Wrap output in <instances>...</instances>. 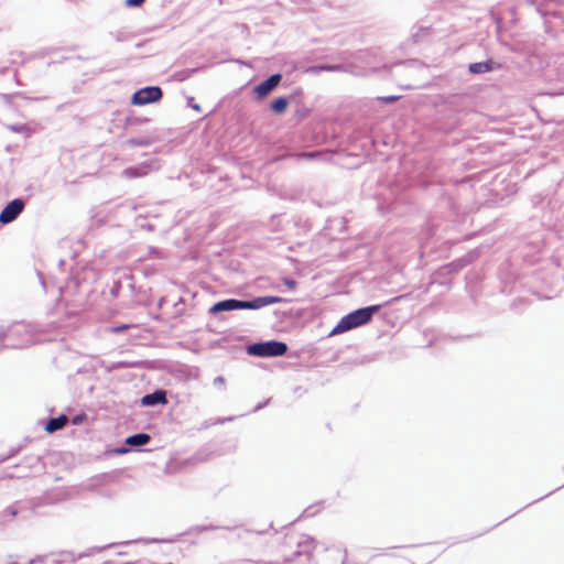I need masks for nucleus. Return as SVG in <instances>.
Wrapping results in <instances>:
<instances>
[{
    "mask_svg": "<svg viewBox=\"0 0 564 564\" xmlns=\"http://www.w3.org/2000/svg\"><path fill=\"white\" fill-rule=\"evenodd\" d=\"M166 402V393L163 390H158L151 394H147L141 400L143 405H155L159 403L165 404Z\"/></svg>",
    "mask_w": 564,
    "mask_h": 564,
    "instance_id": "7",
    "label": "nucleus"
},
{
    "mask_svg": "<svg viewBox=\"0 0 564 564\" xmlns=\"http://www.w3.org/2000/svg\"><path fill=\"white\" fill-rule=\"evenodd\" d=\"M378 310H379V306L375 305V306L359 308L357 311H354V312L347 314L332 329V332L329 333V336L341 334L351 328L367 324L371 319L372 314L375 312H377Z\"/></svg>",
    "mask_w": 564,
    "mask_h": 564,
    "instance_id": "2",
    "label": "nucleus"
},
{
    "mask_svg": "<svg viewBox=\"0 0 564 564\" xmlns=\"http://www.w3.org/2000/svg\"><path fill=\"white\" fill-rule=\"evenodd\" d=\"M145 0H126L127 7H141Z\"/></svg>",
    "mask_w": 564,
    "mask_h": 564,
    "instance_id": "13",
    "label": "nucleus"
},
{
    "mask_svg": "<svg viewBox=\"0 0 564 564\" xmlns=\"http://www.w3.org/2000/svg\"><path fill=\"white\" fill-rule=\"evenodd\" d=\"M149 442L150 436L145 433L134 434L132 436H129L126 441V443L131 446H141L148 444Z\"/></svg>",
    "mask_w": 564,
    "mask_h": 564,
    "instance_id": "9",
    "label": "nucleus"
},
{
    "mask_svg": "<svg viewBox=\"0 0 564 564\" xmlns=\"http://www.w3.org/2000/svg\"><path fill=\"white\" fill-rule=\"evenodd\" d=\"M282 76L280 74H273L264 82L260 83L254 87V93L259 99L264 98L269 95L281 82Z\"/></svg>",
    "mask_w": 564,
    "mask_h": 564,
    "instance_id": "6",
    "label": "nucleus"
},
{
    "mask_svg": "<svg viewBox=\"0 0 564 564\" xmlns=\"http://www.w3.org/2000/svg\"><path fill=\"white\" fill-rule=\"evenodd\" d=\"M283 300L279 296H261L252 301H239L235 299L224 300L215 303L209 312L213 314L232 311V310H258L270 304L281 303Z\"/></svg>",
    "mask_w": 564,
    "mask_h": 564,
    "instance_id": "1",
    "label": "nucleus"
},
{
    "mask_svg": "<svg viewBox=\"0 0 564 564\" xmlns=\"http://www.w3.org/2000/svg\"><path fill=\"white\" fill-rule=\"evenodd\" d=\"M23 329H24V326L18 325V326L13 327L12 332L14 334H18V333H21Z\"/></svg>",
    "mask_w": 564,
    "mask_h": 564,
    "instance_id": "17",
    "label": "nucleus"
},
{
    "mask_svg": "<svg viewBox=\"0 0 564 564\" xmlns=\"http://www.w3.org/2000/svg\"><path fill=\"white\" fill-rule=\"evenodd\" d=\"M79 421H80V419H79L78 416H76V417L74 419V423H77V422H79Z\"/></svg>",
    "mask_w": 564,
    "mask_h": 564,
    "instance_id": "18",
    "label": "nucleus"
},
{
    "mask_svg": "<svg viewBox=\"0 0 564 564\" xmlns=\"http://www.w3.org/2000/svg\"><path fill=\"white\" fill-rule=\"evenodd\" d=\"M491 67L488 63H474L469 65V70L474 74L489 72Z\"/></svg>",
    "mask_w": 564,
    "mask_h": 564,
    "instance_id": "11",
    "label": "nucleus"
},
{
    "mask_svg": "<svg viewBox=\"0 0 564 564\" xmlns=\"http://www.w3.org/2000/svg\"><path fill=\"white\" fill-rule=\"evenodd\" d=\"M163 96L162 89L158 86L144 87L135 91L131 102L137 106H143L159 101Z\"/></svg>",
    "mask_w": 564,
    "mask_h": 564,
    "instance_id": "4",
    "label": "nucleus"
},
{
    "mask_svg": "<svg viewBox=\"0 0 564 564\" xmlns=\"http://www.w3.org/2000/svg\"><path fill=\"white\" fill-rule=\"evenodd\" d=\"M318 155L317 152H308V153H302L300 154L301 158H306V159H314Z\"/></svg>",
    "mask_w": 564,
    "mask_h": 564,
    "instance_id": "16",
    "label": "nucleus"
},
{
    "mask_svg": "<svg viewBox=\"0 0 564 564\" xmlns=\"http://www.w3.org/2000/svg\"><path fill=\"white\" fill-rule=\"evenodd\" d=\"M289 101L285 97H279L274 99L271 104V109L275 113H283L288 108Z\"/></svg>",
    "mask_w": 564,
    "mask_h": 564,
    "instance_id": "10",
    "label": "nucleus"
},
{
    "mask_svg": "<svg viewBox=\"0 0 564 564\" xmlns=\"http://www.w3.org/2000/svg\"><path fill=\"white\" fill-rule=\"evenodd\" d=\"M68 422V419L66 415L62 414L57 417H53L51 419L47 424H46V432L48 433H53V432H56L61 429H63Z\"/></svg>",
    "mask_w": 564,
    "mask_h": 564,
    "instance_id": "8",
    "label": "nucleus"
},
{
    "mask_svg": "<svg viewBox=\"0 0 564 564\" xmlns=\"http://www.w3.org/2000/svg\"><path fill=\"white\" fill-rule=\"evenodd\" d=\"M282 282L290 291H294L297 286L296 281L290 278H283Z\"/></svg>",
    "mask_w": 564,
    "mask_h": 564,
    "instance_id": "12",
    "label": "nucleus"
},
{
    "mask_svg": "<svg viewBox=\"0 0 564 564\" xmlns=\"http://www.w3.org/2000/svg\"><path fill=\"white\" fill-rule=\"evenodd\" d=\"M399 97L397 96H387V97H379V100L384 102V104H391V102H394L395 100H398Z\"/></svg>",
    "mask_w": 564,
    "mask_h": 564,
    "instance_id": "14",
    "label": "nucleus"
},
{
    "mask_svg": "<svg viewBox=\"0 0 564 564\" xmlns=\"http://www.w3.org/2000/svg\"><path fill=\"white\" fill-rule=\"evenodd\" d=\"M128 328H130V325H127V324L116 326L112 328V333H121L123 330H127Z\"/></svg>",
    "mask_w": 564,
    "mask_h": 564,
    "instance_id": "15",
    "label": "nucleus"
},
{
    "mask_svg": "<svg viewBox=\"0 0 564 564\" xmlns=\"http://www.w3.org/2000/svg\"><path fill=\"white\" fill-rule=\"evenodd\" d=\"M288 350L286 344L282 341H265L249 346L248 352L259 357H278L283 356Z\"/></svg>",
    "mask_w": 564,
    "mask_h": 564,
    "instance_id": "3",
    "label": "nucleus"
},
{
    "mask_svg": "<svg viewBox=\"0 0 564 564\" xmlns=\"http://www.w3.org/2000/svg\"><path fill=\"white\" fill-rule=\"evenodd\" d=\"M24 209V202L22 199L11 200L0 213V223L9 224L13 221Z\"/></svg>",
    "mask_w": 564,
    "mask_h": 564,
    "instance_id": "5",
    "label": "nucleus"
}]
</instances>
